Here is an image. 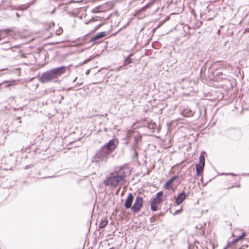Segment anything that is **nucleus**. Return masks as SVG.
Masks as SVG:
<instances>
[{
  "label": "nucleus",
  "instance_id": "nucleus-7",
  "mask_svg": "<svg viewBox=\"0 0 249 249\" xmlns=\"http://www.w3.org/2000/svg\"><path fill=\"white\" fill-rule=\"evenodd\" d=\"M106 33L105 32H102L98 33L97 35L93 36L90 39V42L93 44H96L99 42L100 40L105 36Z\"/></svg>",
  "mask_w": 249,
  "mask_h": 249
},
{
  "label": "nucleus",
  "instance_id": "nucleus-4",
  "mask_svg": "<svg viewBox=\"0 0 249 249\" xmlns=\"http://www.w3.org/2000/svg\"><path fill=\"white\" fill-rule=\"evenodd\" d=\"M55 79L51 71L43 73L39 78V81L42 83H45Z\"/></svg>",
  "mask_w": 249,
  "mask_h": 249
},
{
  "label": "nucleus",
  "instance_id": "nucleus-31",
  "mask_svg": "<svg viewBox=\"0 0 249 249\" xmlns=\"http://www.w3.org/2000/svg\"><path fill=\"white\" fill-rule=\"evenodd\" d=\"M16 15L17 17H19V15L18 14V13H16Z\"/></svg>",
  "mask_w": 249,
  "mask_h": 249
},
{
  "label": "nucleus",
  "instance_id": "nucleus-29",
  "mask_svg": "<svg viewBox=\"0 0 249 249\" xmlns=\"http://www.w3.org/2000/svg\"><path fill=\"white\" fill-rule=\"evenodd\" d=\"M193 113L191 111L189 115L191 116L193 115Z\"/></svg>",
  "mask_w": 249,
  "mask_h": 249
},
{
  "label": "nucleus",
  "instance_id": "nucleus-11",
  "mask_svg": "<svg viewBox=\"0 0 249 249\" xmlns=\"http://www.w3.org/2000/svg\"><path fill=\"white\" fill-rule=\"evenodd\" d=\"M186 196L184 192L180 193L177 197L176 199V203L177 205L180 204L185 199Z\"/></svg>",
  "mask_w": 249,
  "mask_h": 249
},
{
  "label": "nucleus",
  "instance_id": "nucleus-6",
  "mask_svg": "<svg viewBox=\"0 0 249 249\" xmlns=\"http://www.w3.org/2000/svg\"><path fill=\"white\" fill-rule=\"evenodd\" d=\"M117 142L114 139L111 140L106 144L103 146L104 148H107V150H109V152L111 153L116 147L117 145Z\"/></svg>",
  "mask_w": 249,
  "mask_h": 249
},
{
  "label": "nucleus",
  "instance_id": "nucleus-25",
  "mask_svg": "<svg viewBox=\"0 0 249 249\" xmlns=\"http://www.w3.org/2000/svg\"><path fill=\"white\" fill-rule=\"evenodd\" d=\"M131 135V132H128L127 134V138H129V137H130Z\"/></svg>",
  "mask_w": 249,
  "mask_h": 249
},
{
  "label": "nucleus",
  "instance_id": "nucleus-35",
  "mask_svg": "<svg viewBox=\"0 0 249 249\" xmlns=\"http://www.w3.org/2000/svg\"><path fill=\"white\" fill-rule=\"evenodd\" d=\"M28 168V166H26V167H25V169H27Z\"/></svg>",
  "mask_w": 249,
  "mask_h": 249
},
{
  "label": "nucleus",
  "instance_id": "nucleus-8",
  "mask_svg": "<svg viewBox=\"0 0 249 249\" xmlns=\"http://www.w3.org/2000/svg\"><path fill=\"white\" fill-rule=\"evenodd\" d=\"M18 45H16L9 41L4 42L1 44V49L3 50H8L13 48L18 47Z\"/></svg>",
  "mask_w": 249,
  "mask_h": 249
},
{
  "label": "nucleus",
  "instance_id": "nucleus-10",
  "mask_svg": "<svg viewBox=\"0 0 249 249\" xmlns=\"http://www.w3.org/2000/svg\"><path fill=\"white\" fill-rule=\"evenodd\" d=\"M161 202L160 200H158L153 198L151 202V209L152 211L155 212L158 210L159 205Z\"/></svg>",
  "mask_w": 249,
  "mask_h": 249
},
{
  "label": "nucleus",
  "instance_id": "nucleus-37",
  "mask_svg": "<svg viewBox=\"0 0 249 249\" xmlns=\"http://www.w3.org/2000/svg\"><path fill=\"white\" fill-rule=\"evenodd\" d=\"M76 79H77V77H76V78L75 79H74L73 82H74L76 81Z\"/></svg>",
  "mask_w": 249,
  "mask_h": 249
},
{
  "label": "nucleus",
  "instance_id": "nucleus-26",
  "mask_svg": "<svg viewBox=\"0 0 249 249\" xmlns=\"http://www.w3.org/2000/svg\"><path fill=\"white\" fill-rule=\"evenodd\" d=\"M12 85V84H9L8 85H6L5 87H9V86H10Z\"/></svg>",
  "mask_w": 249,
  "mask_h": 249
},
{
  "label": "nucleus",
  "instance_id": "nucleus-21",
  "mask_svg": "<svg viewBox=\"0 0 249 249\" xmlns=\"http://www.w3.org/2000/svg\"><path fill=\"white\" fill-rule=\"evenodd\" d=\"M149 7V4H147V5H145V6H144V7H143L141 8L139 10V11L138 12V13H137L138 14L139 13L142 12V11H143L145 10H146V8H148V7Z\"/></svg>",
  "mask_w": 249,
  "mask_h": 249
},
{
  "label": "nucleus",
  "instance_id": "nucleus-14",
  "mask_svg": "<svg viewBox=\"0 0 249 249\" xmlns=\"http://www.w3.org/2000/svg\"><path fill=\"white\" fill-rule=\"evenodd\" d=\"M8 35V30H0V41L5 38Z\"/></svg>",
  "mask_w": 249,
  "mask_h": 249
},
{
  "label": "nucleus",
  "instance_id": "nucleus-17",
  "mask_svg": "<svg viewBox=\"0 0 249 249\" xmlns=\"http://www.w3.org/2000/svg\"><path fill=\"white\" fill-rule=\"evenodd\" d=\"M163 195L162 192H159L156 195V197L155 198L156 199L160 200L162 202V196Z\"/></svg>",
  "mask_w": 249,
  "mask_h": 249
},
{
  "label": "nucleus",
  "instance_id": "nucleus-33",
  "mask_svg": "<svg viewBox=\"0 0 249 249\" xmlns=\"http://www.w3.org/2000/svg\"><path fill=\"white\" fill-rule=\"evenodd\" d=\"M63 96H61V100H63Z\"/></svg>",
  "mask_w": 249,
  "mask_h": 249
},
{
  "label": "nucleus",
  "instance_id": "nucleus-12",
  "mask_svg": "<svg viewBox=\"0 0 249 249\" xmlns=\"http://www.w3.org/2000/svg\"><path fill=\"white\" fill-rule=\"evenodd\" d=\"M178 178V176H174L173 178L169 179L165 184L164 185V188L166 189H169L170 187V186L171 185L173 182L176 180Z\"/></svg>",
  "mask_w": 249,
  "mask_h": 249
},
{
  "label": "nucleus",
  "instance_id": "nucleus-20",
  "mask_svg": "<svg viewBox=\"0 0 249 249\" xmlns=\"http://www.w3.org/2000/svg\"><path fill=\"white\" fill-rule=\"evenodd\" d=\"M131 55H130L129 57H127L124 61V65H128L130 63H131V60L129 58Z\"/></svg>",
  "mask_w": 249,
  "mask_h": 249
},
{
  "label": "nucleus",
  "instance_id": "nucleus-9",
  "mask_svg": "<svg viewBox=\"0 0 249 249\" xmlns=\"http://www.w3.org/2000/svg\"><path fill=\"white\" fill-rule=\"evenodd\" d=\"M133 198V195L130 193L124 203V207L126 209H131Z\"/></svg>",
  "mask_w": 249,
  "mask_h": 249
},
{
  "label": "nucleus",
  "instance_id": "nucleus-36",
  "mask_svg": "<svg viewBox=\"0 0 249 249\" xmlns=\"http://www.w3.org/2000/svg\"><path fill=\"white\" fill-rule=\"evenodd\" d=\"M88 60H85V61H84V63H86L87 62H88Z\"/></svg>",
  "mask_w": 249,
  "mask_h": 249
},
{
  "label": "nucleus",
  "instance_id": "nucleus-27",
  "mask_svg": "<svg viewBox=\"0 0 249 249\" xmlns=\"http://www.w3.org/2000/svg\"><path fill=\"white\" fill-rule=\"evenodd\" d=\"M27 8V7H24V8H20L19 9L21 10H23L24 9H26Z\"/></svg>",
  "mask_w": 249,
  "mask_h": 249
},
{
  "label": "nucleus",
  "instance_id": "nucleus-3",
  "mask_svg": "<svg viewBox=\"0 0 249 249\" xmlns=\"http://www.w3.org/2000/svg\"><path fill=\"white\" fill-rule=\"evenodd\" d=\"M143 203L142 198L141 196H137L136 198L134 205L131 207V211L134 213H138L142 208Z\"/></svg>",
  "mask_w": 249,
  "mask_h": 249
},
{
  "label": "nucleus",
  "instance_id": "nucleus-18",
  "mask_svg": "<svg viewBox=\"0 0 249 249\" xmlns=\"http://www.w3.org/2000/svg\"><path fill=\"white\" fill-rule=\"evenodd\" d=\"M107 221L106 220L102 221L100 223L99 227L100 228H104L107 225Z\"/></svg>",
  "mask_w": 249,
  "mask_h": 249
},
{
  "label": "nucleus",
  "instance_id": "nucleus-32",
  "mask_svg": "<svg viewBox=\"0 0 249 249\" xmlns=\"http://www.w3.org/2000/svg\"><path fill=\"white\" fill-rule=\"evenodd\" d=\"M3 70V69L1 70L0 71V72H1V71H2ZM2 75V73L1 72H0V76Z\"/></svg>",
  "mask_w": 249,
  "mask_h": 249
},
{
  "label": "nucleus",
  "instance_id": "nucleus-19",
  "mask_svg": "<svg viewBox=\"0 0 249 249\" xmlns=\"http://www.w3.org/2000/svg\"><path fill=\"white\" fill-rule=\"evenodd\" d=\"M246 235V234L245 232H243L242 234L239 236L237 238L235 239V241L238 242L240 240L242 239L244 237H245Z\"/></svg>",
  "mask_w": 249,
  "mask_h": 249
},
{
  "label": "nucleus",
  "instance_id": "nucleus-28",
  "mask_svg": "<svg viewBox=\"0 0 249 249\" xmlns=\"http://www.w3.org/2000/svg\"><path fill=\"white\" fill-rule=\"evenodd\" d=\"M228 175H231L232 176H235V174H234L233 173H230V174H228Z\"/></svg>",
  "mask_w": 249,
  "mask_h": 249
},
{
  "label": "nucleus",
  "instance_id": "nucleus-1",
  "mask_svg": "<svg viewBox=\"0 0 249 249\" xmlns=\"http://www.w3.org/2000/svg\"><path fill=\"white\" fill-rule=\"evenodd\" d=\"M125 177V176L122 174L121 171L119 173H113L107 178L104 183L106 185L115 187L124 181Z\"/></svg>",
  "mask_w": 249,
  "mask_h": 249
},
{
  "label": "nucleus",
  "instance_id": "nucleus-13",
  "mask_svg": "<svg viewBox=\"0 0 249 249\" xmlns=\"http://www.w3.org/2000/svg\"><path fill=\"white\" fill-rule=\"evenodd\" d=\"M204 167V166H201L200 164L196 165V173L197 176H200L202 175Z\"/></svg>",
  "mask_w": 249,
  "mask_h": 249
},
{
  "label": "nucleus",
  "instance_id": "nucleus-34",
  "mask_svg": "<svg viewBox=\"0 0 249 249\" xmlns=\"http://www.w3.org/2000/svg\"><path fill=\"white\" fill-rule=\"evenodd\" d=\"M128 143H129L128 141H126V142H125V144H128Z\"/></svg>",
  "mask_w": 249,
  "mask_h": 249
},
{
  "label": "nucleus",
  "instance_id": "nucleus-38",
  "mask_svg": "<svg viewBox=\"0 0 249 249\" xmlns=\"http://www.w3.org/2000/svg\"><path fill=\"white\" fill-rule=\"evenodd\" d=\"M89 72V71H87L86 72V74H88Z\"/></svg>",
  "mask_w": 249,
  "mask_h": 249
},
{
  "label": "nucleus",
  "instance_id": "nucleus-5",
  "mask_svg": "<svg viewBox=\"0 0 249 249\" xmlns=\"http://www.w3.org/2000/svg\"><path fill=\"white\" fill-rule=\"evenodd\" d=\"M66 70V67L65 66H61L60 67L56 68L51 70L52 73L56 78L58 76H60L62 74L64 73Z\"/></svg>",
  "mask_w": 249,
  "mask_h": 249
},
{
  "label": "nucleus",
  "instance_id": "nucleus-22",
  "mask_svg": "<svg viewBox=\"0 0 249 249\" xmlns=\"http://www.w3.org/2000/svg\"><path fill=\"white\" fill-rule=\"evenodd\" d=\"M62 32H63L62 29L61 28H60L59 29H58L56 31V34L57 35H60L62 33Z\"/></svg>",
  "mask_w": 249,
  "mask_h": 249
},
{
  "label": "nucleus",
  "instance_id": "nucleus-16",
  "mask_svg": "<svg viewBox=\"0 0 249 249\" xmlns=\"http://www.w3.org/2000/svg\"><path fill=\"white\" fill-rule=\"evenodd\" d=\"M199 163L197 164H200L201 166H205V157L203 155H200L199 158Z\"/></svg>",
  "mask_w": 249,
  "mask_h": 249
},
{
  "label": "nucleus",
  "instance_id": "nucleus-2",
  "mask_svg": "<svg viewBox=\"0 0 249 249\" xmlns=\"http://www.w3.org/2000/svg\"><path fill=\"white\" fill-rule=\"evenodd\" d=\"M110 154L109 150L102 146L93 157V160L95 162L106 161Z\"/></svg>",
  "mask_w": 249,
  "mask_h": 249
},
{
  "label": "nucleus",
  "instance_id": "nucleus-23",
  "mask_svg": "<svg viewBox=\"0 0 249 249\" xmlns=\"http://www.w3.org/2000/svg\"><path fill=\"white\" fill-rule=\"evenodd\" d=\"M237 242V241H235V239H234V240H233L231 243H229L228 244V246H230L231 245H234Z\"/></svg>",
  "mask_w": 249,
  "mask_h": 249
},
{
  "label": "nucleus",
  "instance_id": "nucleus-30",
  "mask_svg": "<svg viewBox=\"0 0 249 249\" xmlns=\"http://www.w3.org/2000/svg\"><path fill=\"white\" fill-rule=\"evenodd\" d=\"M54 11H55V9H54L52 12H51V14H53L54 13Z\"/></svg>",
  "mask_w": 249,
  "mask_h": 249
},
{
  "label": "nucleus",
  "instance_id": "nucleus-24",
  "mask_svg": "<svg viewBox=\"0 0 249 249\" xmlns=\"http://www.w3.org/2000/svg\"><path fill=\"white\" fill-rule=\"evenodd\" d=\"M180 211H181V210L176 211V212L174 213V214L175 215L177 214Z\"/></svg>",
  "mask_w": 249,
  "mask_h": 249
},
{
  "label": "nucleus",
  "instance_id": "nucleus-15",
  "mask_svg": "<svg viewBox=\"0 0 249 249\" xmlns=\"http://www.w3.org/2000/svg\"><path fill=\"white\" fill-rule=\"evenodd\" d=\"M135 144H134L132 147V150L133 152V154H134V156L135 158H137L138 157V154H137V151H136V150L135 149V145H136L137 144V139L135 138Z\"/></svg>",
  "mask_w": 249,
  "mask_h": 249
}]
</instances>
